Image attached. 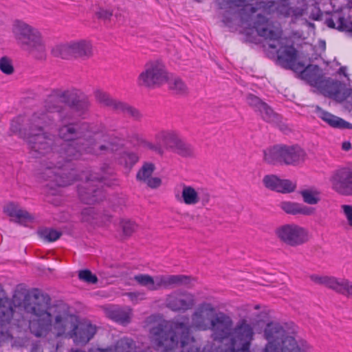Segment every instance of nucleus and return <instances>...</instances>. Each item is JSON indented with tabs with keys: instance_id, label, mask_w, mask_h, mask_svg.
Instances as JSON below:
<instances>
[{
	"instance_id": "obj_54",
	"label": "nucleus",
	"mask_w": 352,
	"mask_h": 352,
	"mask_svg": "<svg viewBox=\"0 0 352 352\" xmlns=\"http://www.w3.org/2000/svg\"><path fill=\"white\" fill-rule=\"evenodd\" d=\"M338 28L342 30L350 31V29L344 25V19L340 17L338 19Z\"/></svg>"
},
{
	"instance_id": "obj_59",
	"label": "nucleus",
	"mask_w": 352,
	"mask_h": 352,
	"mask_svg": "<svg viewBox=\"0 0 352 352\" xmlns=\"http://www.w3.org/2000/svg\"><path fill=\"white\" fill-rule=\"evenodd\" d=\"M99 351L101 352V351H104V350H101V349H99Z\"/></svg>"
},
{
	"instance_id": "obj_24",
	"label": "nucleus",
	"mask_w": 352,
	"mask_h": 352,
	"mask_svg": "<svg viewBox=\"0 0 352 352\" xmlns=\"http://www.w3.org/2000/svg\"><path fill=\"white\" fill-rule=\"evenodd\" d=\"M280 209L289 215L311 216L316 213V209L300 203L283 201L278 204Z\"/></svg>"
},
{
	"instance_id": "obj_49",
	"label": "nucleus",
	"mask_w": 352,
	"mask_h": 352,
	"mask_svg": "<svg viewBox=\"0 0 352 352\" xmlns=\"http://www.w3.org/2000/svg\"><path fill=\"white\" fill-rule=\"evenodd\" d=\"M341 209L344 214L349 226L352 228V206L351 205H342Z\"/></svg>"
},
{
	"instance_id": "obj_53",
	"label": "nucleus",
	"mask_w": 352,
	"mask_h": 352,
	"mask_svg": "<svg viewBox=\"0 0 352 352\" xmlns=\"http://www.w3.org/2000/svg\"><path fill=\"white\" fill-rule=\"evenodd\" d=\"M217 3L220 9L239 8L236 4L232 3L230 0H217Z\"/></svg>"
},
{
	"instance_id": "obj_6",
	"label": "nucleus",
	"mask_w": 352,
	"mask_h": 352,
	"mask_svg": "<svg viewBox=\"0 0 352 352\" xmlns=\"http://www.w3.org/2000/svg\"><path fill=\"white\" fill-rule=\"evenodd\" d=\"M11 32L19 47L37 60H45L47 47L41 31L21 19H15L11 25Z\"/></svg>"
},
{
	"instance_id": "obj_22",
	"label": "nucleus",
	"mask_w": 352,
	"mask_h": 352,
	"mask_svg": "<svg viewBox=\"0 0 352 352\" xmlns=\"http://www.w3.org/2000/svg\"><path fill=\"white\" fill-rule=\"evenodd\" d=\"M94 179H98V177L91 175V178H89L82 186L78 188L79 197L87 204H94L102 200L104 197L103 192L100 188H95L91 185V182Z\"/></svg>"
},
{
	"instance_id": "obj_30",
	"label": "nucleus",
	"mask_w": 352,
	"mask_h": 352,
	"mask_svg": "<svg viewBox=\"0 0 352 352\" xmlns=\"http://www.w3.org/2000/svg\"><path fill=\"white\" fill-rule=\"evenodd\" d=\"M301 76L302 79L315 87H317L321 83V80L324 77L322 70L318 66L314 65L307 66L302 72Z\"/></svg>"
},
{
	"instance_id": "obj_12",
	"label": "nucleus",
	"mask_w": 352,
	"mask_h": 352,
	"mask_svg": "<svg viewBox=\"0 0 352 352\" xmlns=\"http://www.w3.org/2000/svg\"><path fill=\"white\" fill-rule=\"evenodd\" d=\"M63 103L67 105L72 112L82 116L85 114L91 107V102L83 92L76 87L58 89Z\"/></svg>"
},
{
	"instance_id": "obj_28",
	"label": "nucleus",
	"mask_w": 352,
	"mask_h": 352,
	"mask_svg": "<svg viewBox=\"0 0 352 352\" xmlns=\"http://www.w3.org/2000/svg\"><path fill=\"white\" fill-rule=\"evenodd\" d=\"M105 314L115 322L126 325L131 322L132 310L129 307H110L105 309Z\"/></svg>"
},
{
	"instance_id": "obj_25",
	"label": "nucleus",
	"mask_w": 352,
	"mask_h": 352,
	"mask_svg": "<svg viewBox=\"0 0 352 352\" xmlns=\"http://www.w3.org/2000/svg\"><path fill=\"white\" fill-rule=\"evenodd\" d=\"M178 133L174 130H161L155 135L156 142L160 143L166 151H171L180 139Z\"/></svg>"
},
{
	"instance_id": "obj_17",
	"label": "nucleus",
	"mask_w": 352,
	"mask_h": 352,
	"mask_svg": "<svg viewBox=\"0 0 352 352\" xmlns=\"http://www.w3.org/2000/svg\"><path fill=\"white\" fill-rule=\"evenodd\" d=\"M332 188L343 196L352 195V167H342L336 170L331 178Z\"/></svg>"
},
{
	"instance_id": "obj_31",
	"label": "nucleus",
	"mask_w": 352,
	"mask_h": 352,
	"mask_svg": "<svg viewBox=\"0 0 352 352\" xmlns=\"http://www.w3.org/2000/svg\"><path fill=\"white\" fill-rule=\"evenodd\" d=\"M316 111L318 113V116L331 126L339 129L349 128V123L342 118L323 111L320 107H316Z\"/></svg>"
},
{
	"instance_id": "obj_23",
	"label": "nucleus",
	"mask_w": 352,
	"mask_h": 352,
	"mask_svg": "<svg viewBox=\"0 0 352 352\" xmlns=\"http://www.w3.org/2000/svg\"><path fill=\"white\" fill-rule=\"evenodd\" d=\"M3 212L9 217L14 218L15 222L27 226L33 222L34 217L27 210L23 209L18 204L10 202L3 207Z\"/></svg>"
},
{
	"instance_id": "obj_27",
	"label": "nucleus",
	"mask_w": 352,
	"mask_h": 352,
	"mask_svg": "<svg viewBox=\"0 0 352 352\" xmlns=\"http://www.w3.org/2000/svg\"><path fill=\"white\" fill-rule=\"evenodd\" d=\"M310 279L316 284L323 285L338 294L342 293L346 278H339L332 276L311 275Z\"/></svg>"
},
{
	"instance_id": "obj_33",
	"label": "nucleus",
	"mask_w": 352,
	"mask_h": 352,
	"mask_svg": "<svg viewBox=\"0 0 352 352\" xmlns=\"http://www.w3.org/2000/svg\"><path fill=\"white\" fill-rule=\"evenodd\" d=\"M172 152L182 157L187 158L195 156L194 148L191 144L184 141L182 138H180Z\"/></svg>"
},
{
	"instance_id": "obj_46",
	"label": "nucleus",
	"mask_w": 352,
	"mask_h": 352,
	"mask_svg": "<svg viewBox=\"0 0 352 352\" xmlns=\"http://www.w3.org/2000/svg\"><path fill=\"white\" fill-rule=\"evenodd\" d=\"M139 160V157L135 153H124L122 155L121 162L124 161L126 166H131Z\"/></svg>"
},
{
	"instance_id": "obj_44",
	"label": "nucleus",
	"mask_w": 352,
	"mask_h": 352,
	"mask_svg": "<svg viewBox=\"0 0 352 352\" xmlns=\"http://www.w3.org/2000/svg\"><path fill=\"white\" fill-rule=\"evenodd\" d=\"M39 234L41 238L47 241L51 242L54 241L59 239L61 233L50 228H45L39 232Z\"/></svg>"
},
{
	"instance_id": "obj_1",
	"label": "nucleus",
	"mask_w": 352,
	"mask_h": 352,
	"mask_svg": "<svg viewBox=\"0 0 352 352\" xmlns=\"http://www.w3.org/2000/svg\"><path fill=\"white\" fill-rule=\"evenodd\" d=\"M52 122L46 113L38 111L25 121L21 129L18 122L13 121L11 130L19 133L27 143L31 155L34 157L47 156L41 163V177L49 181L47 186H66L76 180L74 170L69 173L62 170L65 162L76 160L83 153L103 155L116 153L124 146V139L113 133H94L93 138L78 139L62 144L60 151L57 150L56 137L44 131Z\"/></svg>"
},
{
	"instance_id": "obj_57",
	"label": "nucleus",
	"mask_w": 352,
	"mask_h": 352,
	"mask_svg": "<svg viewBox=\"0 0 352 352\" xmlns=\"http://www.w3.org/2000/svg\"><path fill=\"white\" fill-rule=\"evenodd\" d=\"M338 73L346 76V68L344 67H341L338 70Z\"/></svg>"
},
{
	"instance_id": "obj_5",
	"label": "nucleus",
	"mask_w": 352,
	"mask_h": 352,
	"mask_svg": "<svg viewBox=\"0 0 352 352\" xmlns=\"http://www.w3.org/2000/svg\"><path fill=\"white\" fill-rule=\"evenodd\" d=\"M253 28L258 35L268 41L269 47L279 49L276 51L278 61L283 67L293 69L296 65L297 51L293 46L282 47V31L275 23L263 16L261 13L256 14L253 21Z\"/></svg>"
},
{
	"instance_id": "obj_45",
	"label": "nucleus",
	"mask_w": 352,
	"mask_h": 352,
	"mask_svg": "<svg viewBox=\"0 0 352 352\" xmlns=\"http://www.w3.org/2000/svg\"><path fill=\"white\" fill-rule=\"evenodd\" d=\"M247 101L248 104L252 107L256 111H258L262 107L263 104L265 102L262 101L259 98L253 95L249 94L247 96Z\"/></svg>"
},
{
	"instance_id": "obj_37",
	"label": "nucleus",
	"mask_w": 352,
	"mask_h": 352,
	"mask_svg": "<svg viewBox=\"0 0 352 352\" xmlns=\"http://www.w3.org/2000/svg\"><path fill=\"white\" fill-rule=\"evenodd\" d=\"M169 88L174 91L177 94H186L188 91V87L184 81L179 77H172L168 78Z\"/></svg>"
},
{
	"instance_id": "obj_55",
	"label": "nucleus",
	"mask_w": 352,
	"mask_h": 352,
	"mask_svg": "<svg viewBox=\"0 0 352 352\" xmlns=\"http://www.w3.org/2000/svg\"><path fill=\"white\" fill-rule=\"evenodd\" d=\"M342 148L344 151H349L351 148V144L349 142H344Z\"/></svg>"
},
{
	"instance_id": "obj_21",
	"label": "nucleus",
	"mask_w": 352,
	"mask_h": 352,
	"mask_svg": "<svg viewBox=\"0 0 352 352\" xmlns=\"http://www.w3.org/2000/svg\"><path fill=\"white\" fill-rule=\"evenodd\" d=\"M263 184L266 188L283 194L293 192L297 187L296 181L280 179L276 175H265Z\"/></svg>"
},
{
	"instance_id": "obj_41",
	"label": "nucleus",
	"mask_w": 352,
	"mask_h": 352,
	"mask_svg": "<svg viewBox=\"0 0 352 352\" xmlns=\"http://www.w3.org/2000/svg\"><path fill=\"white\" fill-rule=\"evenodd\" d=\"M101 171L102 172V175H99L98 173H91L88 177H86L87 180H88L89 178H91V175L96 176L98 179H94L93 182H91V185L94 186L95 188H98V187H96V185L94 184L95 182H104V184H107V182H104V180L107 179V175H111L113 173V170L108 165H104L102 168Z\"/></svg>"
},
{
	"instance_id": "obj_2",
	"label": "nucleus",
	"mask_w": 352,
	"mask_h": 352,
	"mask_svg": "<svg viewBox=\"0 0 352 352\" xmlns=\"http://www.w3.org/2000/svg\"><path fill=\"white\" fill-rule=\"evenodd\" d=\"M19 307L31 314L29 328L36 337H45L52 330L57 336H61L67 331H72L77 322L76 317L70 314L65 307L58 306L53 311L49 310L43 296L38 294L24 296Z\"/></svg>"
},
{
	"instance_id": "obj_43",
	"label": "nucleus",
	"mask_w": 352,
	"mask_h": 352,
	"mask_svg": "<svg viewBox=\"0 0 352 352\" xmlns=\"http://www.w3.org/2000/svg\"><path fill=\"white\" fill-rule=\"evenodd\" d=\"M0 70L6 75H11L14 73V69L12 60L8 56H3L0 59Z\"/></svg>"
},
{
	"instance_id": "obj_48",
	"label": "nucleus",
	"mask_w": 352,
	"mask_h": 352,
	"mask_svg": "<svg viewBox=\"0 0 352 352\" xmlns=\"http://www.w3.org/2000/svg\"><path fill=\"white\" fill-rule=\"evenodd\" d=\"M96 16L104 21H109L113 16V12L109 9L101 8L97 11Z\"/></svg>"
},
{
	"instance_id": "obj_18",
	"label": "nucleus",
	"mask_w": 352,
	"mask_h": 352,
	"mask_svg": "<svg viewBox=\"0 0 352 352\" xmlns=\"http://www.w3.org/2000/svg\"><path fill=\"white\" fill-rule=\"evenodd\" d=\"M58 89H54L44 100V111L46 113H58L59 120L72 119V111L64 107Z\"/></svg>"
},
{
	"instance_id": "obj_20",
	"label": "nucleus",
	"mask_w": 352,
	"mask_h": 352,
	"mask_svg": "<svg viewBox=\"0 0 352 352\" xmlns=\"http://www.w3.org/2000/svg\"><path fill=\"white\" fill-rule=\"evenodd\" d=\"M96 327L90 322L84 321L75 323L72 330L68 331L69 338L78 345H85L96 334Z\"/></svg>"
},
{
	"instance_id": "obj_58",
	"label": "nucleus",
	"mask_w": 352,
	"mask_h": 352,
	"mask_svg": "<svg viewBox=\"0 0 352 352\" xmlns=\"http://www.w3.org/2000/svg\"><path fill=\"white\" fill-rule=\"evenodd\" d=\"M129 296H131V298L133 299V297L135 296V297H138L139 296V294L138 293H130L129 294Z\"/></svg>"
},
{
	"instance_id": "obj_19",
	"label": "nucleus",
	"mask_w": 352,
	"mask_h": 352,
	"mask_svg": "<svg viewBox=\"0 0 352 352\" xmlns=\"http://www.w3.org/2000/svg\"><path fill=\"white\" fill-rule=\"evenodd\" d=\"M182 193L180 201L188 206H195L201 203L203 206L208 204L210 201V196L203 189L195 188L192 186L182 184Z\"/></svg>"
},
{
	"instance_id": "obj_52",
	"label": "nucleus",
	"mask_w": 352,
	"mask_h": 352,
	"mask_svg": "<svg viewBox=\"0 0 352 352\" xmlns=\"http://www.w3.org/2000/svg\"><path fill=\"white\" fill-rule=\"evenodd\" d=\"M341 294L352 299V281L346 279Z\"/></svg>"
},
{
	"instance_id": "obj_10",
	"label": "nucleus",
	"mask_w": 352,
	"mask_h": 352,
	"mask_svg": "<svg viewBox=\"0 0 352 352\" xmlns=\"http://www.w3.org/2000/svg\"><path fill=\"white\" fill-rule=\"evenodd\" d=\"M168 80L165 65L160 60L147 62L137 78L139 86L148 89L160 87Z\"/></svg>"
},
{
	"instance_id": "obj_8",
	"label": "nucleus",
	"mask_w": 352,
	"mask_h": 352,
	"mask_svg": "<svg viewBox=\"0 0 352 352\" xmlns=\"http://www.w3.org/2000/svg\"><path fill=\"white\" fill-rule=\"evenodd\" d=\"M306 151L298 145H277L264 151V160L269 164L283 163L298 166L307 159Z\"/></svg>"
},
{
	"instance_id": "obj_16",
	"label": "nucleus",
	"mask_w": 352,
	"mask_h": 352,
	"mask_svg": "<svg viewBox=\"0 0 352 352\" xmlns=\"http://www.w3.org/2000/svg\"><path fill=\"white\" fill-rule=\"evenodd\" d=\"M71 120H59L60 124L57 129V133L60 139L65 142H72L78 139L93 138L85 133V131L89 128L87 123L69 122Z\"/></svg>"
},
{
	"instance_id": "obj_26",
	"label": "nucleus",
	"mask_w": 352,
	"mask_h": 352,
	"mask_svg": "<svg viewBox=\"0 0 352 352\" xmlns=\"http://www.w3.org/2000/svg\"><path fill=\"white\" fill-rule=\"evenodd\" d=\"M155 168L154 164L145 162L137 173V179L146 184L150 188H155L159 187L162 184L161 179L159 177H151Z\"/></svg>"
},
{
	"instance_id": "obj_15",
	"label": "nucleus",
	"mask_w": 352,
	"mask_h": 352,
	"mask_svg": "<svg viewBox=\"0 0 352 352\" xmlns=\"http://www.w3.org/2000/svg\"><path fill=\"white\" fill-rule=\"evenodd\" d=\"M165 306L174 312L184 313L192 309L196 304L195 296L185 290H175L167 294Z\"/></svg>"
},
{
	"instance_id": "obj_4",
	"label": "nucleus",
	"mask_w": 352,
	"mask_h": 352,
	"mask_svg": "<svg viewBox=\"0 0 352 352\" xmlns=\"http://www.w3.org/2000/svg\"><path fill=\"white\" fill-rule=\"evenodd\" d=\"M240 8L239 14L242 20L248 21L256 18L253 14L260 10L267 13L276 12L284 17L297 20L304 16L308 6L305 0H230Z\"/></svg>"
},
{
	"instance_id": "obj_11",
	"label": "nucleus",
	"mask_w": 352,
	"mask_h": 352,
	"mask_svg": "<svg viewBox=\"0 0 352 352\" xmlns=\"http://www.w3.org/2000/svg\"><path fill=\"white\" fill-rule=\"evenodd\" d=\"M274 235L280 243L293 248L300 246L308 241L307 230L294 223L277 226L274 230Z\"/></svg>"
},
{
	"instance_id": "obj_51",
	"label": "nucleus",
	"mask_w": 352,
	"mask_h": 352,
	"mask_svg": "<svg viewBox=\"0 0 352 352\" xmlns=\"http://www.w3.org/2000/svg\"><path fill=\"white\" fill-rule=\"evenodd\" d=\"M146 146L154 151L155 153H157V155H160V156H163L164 155V148H162V145L160 144V143H157L156 144L152 143V142H146Z\"/></svg>"
},
{
	"instance_id": "obj_38",
	"label": "nucleus",
	"mask_w": 352,
	"mask_h": 352,
	"mask_svg": "<svg viewBox=\"0 0 352 352\" xmlns=\"http://www.w3.org/2000/svg\"><path fill=\"white\" fill-rule=\"evenodd\" d=\"M313 346L305 340L299 341V344L289 343V348L283 352H312Z\"/></svg>"
},
{
	"instance_id": "obj_35",
	"label": "nucleus",
	"mask_w": 352,
	"mask_h": 352,
	"mask_svg": "<svg viewBox=\"0 0 352 352\" xmlns=\"http://www.w3.org/2000/svg\"><path fill=\"white\" fill-rule=\"evenodd\" d=\"M115 352H136L135 342L129 338H121L115 346Z\"/></svg>"
},
{
	"instance_id": "obj_13",
	"label": "nucleus",
	"mask_w": 352,
	"mask_h": 352,
	"mask_svg": "<svg viewBox=\"0 0 352 352\" xmlns=\"http://www.w3.org/2000/svg\"><path fill=\"white\" fill-rule=\"evenodd\" d=\"M215 305L209 302H202L198 305L191 315L189 329L206 331L209 330L213 318L217 314Z\"/></svg>"
},
{
	"instance_id": "obj_56",
	"label": "nucleus",
	"mask_w": 352,
	"mask_h": 352,
	"mask_svg": "<svg viewBox=\"0 0 352 352\" xmlns=\"http://www.w3.org/2000/svg\"><path fill=\"white\" fill-rule=\"evenodd\" d=\"M327 24L329 28H335V23L333 19L327 20Z\"/></svg>"
},
{
	"instance_id": "obj_39",
	"label": "nucleus",
	"mask_w": 352,
	"mask_h": 352,
	"mask_svg": "<svg viewBox=\"0 0 352 352\" xmlns=\"http://www.w3.org/2000/svg\"><path fill=\"white\" fill-rule=\"evenodd\" d=\"M262 118L268 122H275L277 120V114L274 112L272 108L267 104H263L258 111Z\"/></svg>"
},
{
	"instance_id": "obj_9",
	"label": "nucleus",
	"mask_w": 352,
	"mask_h": 352,
	"mask_svg": "<svg viewBox=\"0 0 352 352\" xmlns=\"http://www.w3.org/2000/svg\"><path fill=\"white\" fill-rule=\"evenodd\" d=\"M134 280L141 286L153 292L160 289H170L182 285H190L195 278L184 274H161L154 277L148 274H138Z\"/></svg>"
},
{
	"instance_id": "obj_32",
	"label": "nucleus",
	"mask_w": 352,
	"mask_h": 352,
	"mask_svg": "<svg viewBox=\"0 0 352 352\" xmlns=\"http://www.w3.org/2000/svg\"><path fill=\"white\" fill-rule=\"evenodd\" d=\"M316 87L325 95L336 96L339 93L340 82L329 78L324 77Z\"/></svg>"
},
{
	"instance_id": "obj_14",
	"label": "nucleus",
	"mask_w": 352,
	"mask_h": 352,
	"mask_svg": "<svg viewBox=\"0 0 352 352\" xmlns=\"http://www.w3.org/2000/svg\"><path fill=\"white\" fill-rule=\"evenodd\" d=\"M14 311L12 301L0 287V343L12 340L8 326L14 318Z\"/></svg>"
},
{
	"instance_id": "obj_29",
	"label": "nucleus",
	"mask_w": 352,
	"mask_h": 352,
	"mask_svg": "<svg viewBox=\"0 0 352 352\" xmlns=\"http://www.w3.org/2000/svg\"><path fill=\"white\" fill-rule=\"evenodd\" d=\"M93 96L98 104L104 107L109 108L115 111L120 101L113 98L109 93L100 87L96 88L93 91Z\"/></svg>"
},
{
	"instance_id": "obj_47",
	"label": "nucleus",
	"mask_w": 352,
	"mask_h": 352,
	"mask_svg": "<svg viewBox=\"0 0 352 352\" xmlns=\"http://www.w3.org/2000/svg\"><path fill=\"white\" fill-rule=\"evenodd\" d=\"M78 277L80 280L89 283H96L97 277L94 275L89 270H81L79 272Z\"/></svg>"
},
{
	"instance_id": "obj_36",
	"label": "nucleus",
	"mask_w": 352,
	"mask_h": 352,
	"mask_svg": "<svg viewBox=\"0 0 352 352\" xmlns=\"http://www.w3.org/2000/svg\"><path fill=\"white\" fill-rule=\"evenodd\" d=\"M305 203L315 205L320 201V192L314 189H305L300 192Z\"/></svg>"
},
{
	"instance_id": "obj_34",
	"label": "nucleus",
	"mask_w": 352,
	"mask_h": 352,
	"mask_svg": "<svg viewBox=\"0 0 352 352\" xmlns=\"http://www.w3.org/2000/svg\"><path fill=\"white\" fill-rule=\"evenodd\" d=\"M116 111L124 113L137 121L140 120L142 117V113L138 109L121 100L120 101Z\"/></svg>"
},
{
	"instance_id": "obj_42",
	"label": "nucleus",
	"mask_w": 352,
	"mask_h": 352,
	"mask_svg": "<svg viewBox=\"0 0 352 352\" xmlns=\"http://www.w3.org/2000/svg\"><path fill=\"white\" fill-rule=\"evenodd\" d=\"M120 224L123 234L126 236L132 235L138 229L135 222L130 219H122Z\"/></svg>"
},
{
	"instance_id": "obj_50",
	"label": "nucleus",
	"mask_w": 352,
	"mask_h": 352,
	"mask_svg": "<svg viewBox=\"0 0 352 352\" xmlns=\"http://www.w3.org/2000/svg\"><path fill=\"white\" fill-rule=\"evenodd\" d=\"M82 220L86 222H91L95 219V214L92 208L84 209L82 212Z\"/></svg>"
},
{
	"instance_id": "obj_3",
	"label": "nucleus",
	"mask_w": 352,
	"mask_h": 352,
	"mask_svg": "<svg viewBox=\"0 0 352 352\" xmlns=\"http://www.w3.org/2000/svg\"><path fill=\"white\" fill-rule=\"evenodd\" d=\"M259 308L258 305L246 306L245 310L249 314L248 316L239 320L234 327L232 318L228 314L221 311L215 314L209 329L212 338L219 342L227 339L230 341L228 349H221L218 352H250L254 335L253 327L259 321V315L254 311Z\"/></svg>"
},
{
	"instance_id": "obj_40",
	"label": "nucleus",
	"mask_w": 352,
	"mask_h": 352,
	"mask_svg": "<svg viewBox=\"0 0 352 352\" xmlns=\"http://www.w3.org/2000/svg\"><path fill=\"white\" fill-rule=\"evenodd\" d=\"M101 171L102 172V175H99L98 173H91L88 177H86L87 180H88L89 178H91V175L96 176L98 179H94L93 182H91V185L94 186L95 188H98V187H96V185L94 184L95 182H104V184H107V182H104V180L107 179V175H111L113 173V170L108 165H104L102 168Z\"/></svg>"
},
{
	"instance_id": "obj_7",
	"label": "nucleus",
	"mask_w": 352,
	"mask_h": 352,
	"mask_svg": "<svg viewBox=\"0 0 352 352\" xmlns=\"http://www.w3.org/2000/svg\"><path fill=\"white\" fill-rule=\"evenodd\" d=\"M52 54L56 58L64 60L72 58L87 60L94 56V45L87 39H76L54 45Z\"/></svg>"
}]
</instances>
